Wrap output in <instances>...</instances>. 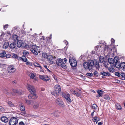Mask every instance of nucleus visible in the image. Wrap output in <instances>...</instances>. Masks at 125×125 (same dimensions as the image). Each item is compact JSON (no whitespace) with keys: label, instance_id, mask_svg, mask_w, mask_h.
<instances>
[{"label":"nucleus","instance_id":"nucleus-1","mask_svg":"<svg viewBox=\"0 0 125 125\" xmlns=\"http://www.w3.org/2000/svg\"><path fill=\"white\" fill-rule=\"evenodd\" d=\"M94 64V61L90 60L87 62H84L83 64V66L85 69L90 70L92 69Z\"/></svg>","mask_w":125,"mask_h":125},{"label":"nucleus","instance_id":"nucleus-2","mask_svg":"<svg viewBox=\"0 0 125 125\" xmlns=\"http://www.w3.org/2000/svg\"><path fill=\"white\" fill-rule=\"evenodd\" d=\"M61 91L60 85L59 84H57L54 86V91L53 92H51V94L55 96H57L59 95Z\"/></svg>","mask_w":125,"mask_h":125},{"label":"nucleus","instance_id":"nucleus-3","mask_svg":"<svg viewBox=\"0 0 125 125\" xmlns=\"http://www.w3.org/2000/svg\"><path fill=\"white\" fill-rule=\"evenodd\" d=\"M62 97L65 99L68 103H71L72 102V100L70 99V95L69 93H62Z\"/></svg>","mask_w":125,"mask_h":125},{"label":"nucleus","instance_id":"nucleus-4","mask_svg":"<svg viewBox=\"0 0 125 125\" xmlns=\"http://www.w3.org/2000/svg\"><path fill=\"white\" fill-rule=\"evenodd\" d=\"M18 120L16 117L11 118L9 121V124L10 125H16L18 123Z\"/></svg>","mask_w":125,"mask_h":125},{"label":"nucleus","instance_id":"nucleus-5","mask_svg":"<svg viewBox=\"0 0 125 125\" xmlns=\"http://www.w3.org/2000/svg\"><path fill=\"white\" fill-rule=\"evenodd\" d=\"M39 47L36 45H33L31 46V51L33 53V54L35 55H37L38 54L37 52L38 51L37 48Z\"/></svg>","mask_w":125,"mask_h":125},{"label":"nucleus","instance_id":"nucleus-6","mask_svg":"<svg viewBox=\"0 0 125 125\" xmlns=\"http://www.w3.org/2000/svg\"><path fill=\"white\" fill-rule=\"evenodd\" d=\"M67 59L65 58L63 59L61 58L58 59L56 60V63L57 65L60 66L61 65V64L66 63L67 61Z\"/></svg>","mask_w":125,"mask_h":125},{"label":"nucleus","instance_id":"nucleus-7","mask_svg":"<svg viewBox=\"0 0 125 125\" xmlns=\"http://www.w3.org/2000/svg\"><path fill=\"white\" fill-rule=\"evenodd\" d=\"M56 102L57 104L60 106L62 107H64V103L62 100L60 98H57L56 100Z\"/></svg>","mask_w":125,"mask_h":125},{"label":"nucleus","instance_id":"nucleus-8","mask_svg":"<svg viewBox=\"0 0 125 125\" xmlns=\"http://www.w3.org/2000/svg\"><path fill=\"white\" fill-rule=\"evenodd\" d=\"M28 97L30 99H35L37 97V96L36 93V92L31 93L29 95Z\"/></svg>","mask_w":125,"mask_h":125},{"label":"nucleus","instance_id":"nucleus-9","mask_svg":"<svg viewBox=\"0 0 125 125\" xmlns=\"http://www.w3.org/2000/svg\"><path fill=\"white\" fill-rule=\"evenodd\" d=\"M101 75H102V78H105V76H110L111 74L110 73L108 72H105L104 71H102L100 72L99 75L100 76Z\"/></svg>","mask_w":125,"mask_h":125},{"label":"nucleus","instance_id":"nucleus-10","mask_svg":"<svg viewBox=\"0 0 125 125\" xmlns=\"http://www.w3.org/2000/svg\"><path fill=\"white\" fill-rule=\"evenodd\" d=\"M27 87L28 90L30 92L32 93L36 92L35 89L32 85H28Z\"/></svg>","mask_w":125,"mask_h":125},{"label":"nucleus","instance_id":"nucleus-11","mask_svg":"<svg viewBox=\"0 0 125 125\" xmlns=\"http://www.w3.org/2000/svg\"><path fill=\"white\" fill-rule=\"evenodd\" d=\"M16 69L12 66L9 67L8 69V73H14Z\"/></svg>","mask_w":125,"mask_h":125},{"label":"nucleus","instance_id":"nucleus-12","mask_svg":"<svg viewBox=\"0 0 125 125\" xmlns=\"http://www.w3.org/2000/svg\"><path fill=\"white\" fill-rule=\"evenodd\" d=\"M24 45L23 42H22V41L18 40L17 42V46L18 47L20 48L21 47L22 48V46Z\"/></svg>","mask_w":125,"mask_h":125},{"label":"nucleus","instance_id":"nucleus-13","mask_svg":"<svg viewBox=\"0 0 125 125\" xmlns=\"http://www.w3.org/2000/svg\"><path fill=\"white\" fill-rule=\"evenodd\" d=\"M16 43L15 42H13L11 43L9 45V47L12 50L14 49L16 47Z\"/></svg>","mask_w":125,"mask_h":125},{"label":"nucleus","instance_id":"nucleus-14","mask_svg":"<svg viewBox=\"0 0 125 125\" xmlns=\"http://www.w3.org/2000/svg\"><path fill=\"white\" fill-rule=\"evenodd\" d=\"M101 47V46L99 45H97L95 47V50L96 52V53H97L98 52H99V51L102 52V50L101 49L102 48Z\"/></svg>","mask_w":125,"mask_h":125},{"label":"nucleus","instance_id":"nucleus-15","mask_svg":"<svg viewBox=\"0 0 125 125\" xmlns=\"http://www.w3.org/2000/svg\"><path fill=\"white\" fill-rule=\"evenodd\" d=\"M108 61L109 62L110 64H112V66H113L115 67V63H114V61L113 59L112 58H109L108 59Z\"/></svg>","mask_w":125,"mask_h":125},{"label":"nucleus","instance_id":"nucleus-16","mask_svg":"<svg viewBox=\"0 0 125 125\" xmlns=\"http://www.w3.org/2000/svg\"><path fill=\"white\" fill-rule=\"evenodd\" d=\"M2 121L5 123H6L8 121V118L6 116H2L1 118Z\"/></svg>","mask_w":125,"mask_h":125},{"label":"nucleus","instance_id":"nucleus-17","mask_svg":"<svg viewBox=\"0 0 125 125\" xmlns=\"http://www.w3.org/2000/svg\"><path fill=\"white\" fill-rule=\"evenodd\" d=\"M12 37L13 40L14 41L16 42V41H18L19 40L18 37L17 35L16 34L13 35Z\"/></svg>","mask_w":125,"mask_h":125},{"label":"nucleus","instance_id":"nucleus-18","mask_svg":"<svg viewBox=\"0 0 125 125\" xmlns=\"http://www.w3.org/2000/svg\"><path fill=\"white\" fill-rule=\"evenodd\" d=\"M120 79L122 80L125 79V73H122L120 75Z\"/></svg>","mask_w":125,"mask_h":125},{"label":"nucleus","instance_id":"nucleus-19","mask_svg":"<svg viewBox=\"0 0 125 125\" xmlns=\"http://www.w3.org/2000/svg\"><path fill=\"white\" fill-rule=\"evenodd\" d=\"M94 65L95 67L96 68L99 69L100 68V66L98 62H97L96 61H94Z\"/></svg>","mask_w":125,"mask_h":125},{"label":"nucleus","instance_id":"nucleus-20","mask_svg":"<svg viewBox=\"0 0 125 125\" xmlns=\"http://www.w3.org/2000/svg\"><path fill=\"white\" fill-rule=\"evenodd\" d=\"M6 53V52L5 51H3L0 52V57L3 58L5 57V55Z\"/></svg>","mask_w":125,"mask_h":125},{"label":"nucleus","instance_id":"nucleus-21","mask_svg":"<svg viewBox=\"0 0 125 125\" xmlns=\"http://www.w3.org/2000/svg\"><path fill=\"white\" fill-rule=\"evenodd\" d=\"M12 91L14 93H16L18 95H21V93L19 92L18 90L12 89Z\"/></svg>","mask_w":125,"mask_h":125},{"label":"nucleus","instance_id":"nucleus-22","mask_svg":"<svg viewBox=\"0 0 125 125\" xmlns=\"http://www.w3.org/2000/svg\"><path fill=\"white\" fill-rule=\"evenodd\" d=\"M97 92L98 94V95L101 97L102 96L104 92L103 91L100 90H98Z\"/></svg>","mask_w":125,"mask_h":125},{"label":"nucleus","instance_id":"nucleus-23","mask_svg":"<svg viewBox=\"0 0 125 125\" xmlns=\"http://www.w3.org/2000/svg\"><path fill=\"white\" fill-rule=\"evenodd\" d=\"M24 45L22 46V48H25L26 49L28 48H29V46L28 44L23 42Z\"/></svg>","mask_w":125,"mask_h":125},{"label":"nucleus","instance_id":"nucleus-24","mask_svg":"<svg viewBox=\"0 0 125 125\" xmlns=\"http://www.w3.org/2000/svg\"><path fill=\"white\" fill-rule=\"evenodd\" d=\"M120 67L121 68H125V63L124 62H122L120 64Z\"/></svg>","mask_w":125,"mask_h":125},{"label":"nucleus","instance_id":"nucleus-25","mask_svg":"<svg viewBox=\"0 0 125 125\" xmlns=\"http://www.w3.org/2000/svg\"><path fill=\"white\" fill-rule=\"evenodd\" d=\"M104 98L105 99L109 100L110 99V97L109 95L107 94H105L103 96Z\"/></svg>","mask_w":125,"mask_h":125},{"label":"nucleus","instance_id":"nucleus-26","mask_svg":"<svg viewBox=\"0 0 125 125\" xmlns=\"http://www.w3.org/2000/svg\"><path fill=\"white\" fill-rule=\"evenodd\" d=\"M69 62L70 64H71V63H77V62L75 60L73 59H69Z\"/></svg>","mask_w":125,"mask_h":125},{"label":"nucleus","instance_id":"nucleus-27","mask_svg":"<svg viewBox=\"0 0 125 125\" xmlns=\"http://www.w3.org/2000/svg\"><path fill=\"white\" fill-rule=\"evenodd\" d=\"M72 94L75 95H76L78 97H79L81 95V94H78V93L75 91H74Z\"/></svg>","mask_w":125,"mask_h":125},{"label":"nucleus","instance_id":"nucleus-28","mask_svg":"<svg viewBox=\"0 0 125 125\" xmlns=\"http://www.w3.org/2000/svg\"><path fill=\"white\" fill-rule=\"evenodd\" d=\"M20 106L21 111H25V108L22 104H20Z\"/></svg>","mask_w":125,"mask_h":125},{"label":"nucleus","instance_id":"nucleus-29","mask_svg":"<svg viewBox=\"0 0 125 125\" xmlns=\"http://www.w3.org/2000/svg\"><path fill=\"white\" fill-rule=\"evenodd\" d=\"M9 45L8 42H5V43L3 46V47L5 49H7L8 48Z\"/></svg>","mask_w":125,"mask_h":125},{"label":"nucleus","instance_id":"nucleus-30","mask_svg":"<svg viewBox=\"0 0 125 125\" xmlns=\"http://www.w3.org/2000/svg\"><path fill=\"white\" fill-rule=\"evenodd\" d=\"M114 61V63L118 62V58L117 56H115V57L113 59Z\"/></svg>","mask_w":125,"mask_h":125},{"label":"nucleus","instance_id":"nucleus-31","mask_svg":"<svg viewBox=\"0 0 125 125\" xmlns=\"http://www.w3.org/2000/svg\"><path fill=\"white\" fill-rule=\"evenodd\" d=\"M8 105L11 107H13L14 106V105L11 101H8L7 102Z\"/></svg>","mask_w":125,"mask_h":125},{"label":"nucleus","instance_id":"nucleus-32","mask_svg":"<svg viewBox=\"0 0 125 125\" xmlns=\"http://www.w3.org/2000/svg\"><path fill=\"white\" fill-rule=\"evenodd\" d=\"M21 58L22 60L24 62H26L27 61V59L25 55L22 56Z\"/></svg>","mask_w":125,"mask_h":125},{"label":"nucleus","instance_id":"nucleus-33","mask_svg":"<svg viewBox=\"0 0 125 125\" xmlns=\"http://www.w3.org/2000/svg\"><path fill=\"white\" fill-rule=\"evenodd\" d=\"M115 106L116 108L117 109L120 110L122 109L121 106L119 104H115Z\"/></svg>","mask_w":125,"mask_h":125},{"label":"nucleus","instance_id":"nucleus-34","mask_svg":"<svg viewBox=\"0 0 125 125\" xmlns=\"http://www.w3.org/2000/svg\"><path fill=\"white\" fill-rule=\"evenodd\" d=\"M51 114L53 116L55 117H57L58 116L57 112L56 111H54Z\"/></svg>","mask_w":125,"mask_h":125},{"label":"nucleus","instance_id":"nucleus-35","mask_svg":"<svg viewBox=\"0 0 125 125\" xmlns=\"http://www.w3.org/2000/svg\"><path fill=\"white\" fill-rule=\"evenodd\" d=\"M34 65L36 67H42L38 63L35 62L33 63Z\"/></svg>","mask_w":125,"mask_h":125},{"label":"nucleus","instance_id":"nucleus-36","mask_svg":"<svg viewBox=\"0 0 125 125\" xmlns=\"http://www.w3.org/2000/svg\"><path fill=\"white\" fill-rule=\"evenodd\" d=\"M104 57L103 56H100L99 58V60L100 62L102 63L104 61Z\"/></svg>","mask_w":125,"mask_h":125},{"label":"nucleus","instance_id":"nucleus-37","mask_svg":"<svg viewBox=\"0 0 125 125\" xmlns=\"http://www.w3.org/2000/svg\"><path fill=\"white\" fill-rule=\"evenodd\" d=\"M53 57L51 55L48 56L47 58V59L49 61L52 60L53 59Z\"/></svg>","mask_w":125,"mask_h":125},{"label":"nucleus","instance_id":"nucleus-38","mask_svg":"<svg viewBox=\"0 0 125 125\" xmlns=\"http://www.w3.org/2000/svg\"><path fill=\"white\" fill-rule=\"evenodd\" d=\"M93 121L96 122V124H97L98 122V120H97V116H96L94 117L93 119Z\"/></svg>","mask_w":125,"mask_h":125},{"label":"nucleus","instance_id":"nucleus-39","mask_svg":"<svg viewBox=\"0 0 125 125\" xmlns=\"http://www.w3.org/2000/svg\"><path fill=\"white\" fill-rule=\"evenodd\" d=\"M120 64L119 62H117L115 63V66L116 68H119L120 67Z\"/></svg>","mask_w":125,"mask_h":125},{"label":"nucleus","instance_id":"nucleus-40","mask_svg":"<svg viewBox=\"0 0 125 125\" xmlns=\"http://www.w3.org/2000/svg\"><path fill=\"white\" fill-rule=\"evenodd\" d=\"M39 106V104L38 103H36L34 104L33 106V108L35 109H37Z\"/></svg>","mask_w":125,"mask_h":125},{"label":"nucleus","instance_id":"nucleus-41","mask_svg":"<svg viewBox=\"0 0 125 125\" xmlns=\"http://www.w3.org/2000/svg\"><path fill=\"white\" fill-rule=\"evenodd\" d=\"M94 75L95 77H97L98 76L99 74L97 72L95 71L94 73Z\"/></svg>","mask_w":125,"mask_h":125},{"label":"nucleus","instance_id":"nucleus-42","mask_svg":"<svg viewBox=\"0 0 125 125\" xmlns=\"http://www.w3.org/2000/svg\"><path fill=\"white\" fill-rule=\"evenodd\" d=\"M86 75L87 77H92L93 76V74L92 73H88L86 74Z\"/></svg>","mask_w":125,"mask_h":125},{"label":"nucleus","instance_id":"nucleus-43","mask_svg":"<svg viewBox=\"0 0 125 125\" xmlns=\"http://www.w3.org/2000/svg\"><path fill=\"white\" fill-rule=\"evenodd\" d=\"M35 76V75L33 73H31V75L30 76L31 79H33Z\"/></svg>","mask_w":125,"mask_h":125},{"label":"nucleus","instance_id":"nucleus-44","mask_svg":"<svg viewBox=\"0 0 125 125\" xmlns=\"http://www.w3.org/2000/svg\"><path fill=\"white\" fill-rule=\"evenodd\" d=\"M65 63L61 64L60 66L63 68H67V66L65 64Z\"/></svg>","mask_w":125,"mask_h":125},{"label":"nucleus","instance_id":"nucleus-45","mask_svg":"<svg viewBox=\"0 0 125 125\" xmlns=\"http://www.w3.org/2000/svg\"><path fill=\"white\" fill-rule=\"evenodd\" d=\"M97 107V105L95 104H93L92 106V108L94 109H96Z\"/></svg>","mask_w":125,"mask_h":125},{"label":"nucleus","instance_id":"nucleus-46","mask_svg":"<svg viewBox=\"0 0 125 125\" xmlns=\"http://www.w3.org/2000/svg\"><path fill=\"white\" fill-rule=\"evenodd\" d=\"M70 64L71 66L73 67H75L77 65V63H71Z\"/></svg>","mask_w":125,"mask_h":125},{"label":"nucleus","instance_id":"nucleus-47","mask_svg":"<svg viewBox=\"0 0 125 125\" xmlns=\"http://www.w3.org/2000/svg\"><path fill=\"white\" fill-rule=\"evenodd\" d=\"M23 54L24 55H28L29 54V52H28L24 51L23 52Z\"/></svg>","mask_w":125,"mask_h":125},{"label":"nucleus","instance_id":"nucleus-48","mask_svg":"<svg viewBox=\"0 0 125 125\" xmlns=\"http://www.w3.org/2000/svg\"><path fill=\"white\" fill-rule=\"evenodd\" d=\"M42 56L43 57L45 58H47L48 56L46 53H43L42 54Z\"/></svg>","mask_w":125,"mask_h":125},{"label":"nucleus","instance_id":"nucleus-49","mask_svg":"<svg viewBox=\"0 0 125 125\" xmlns=\"http://www.w3.org/2000/svg\"><path fill=\"white\" fill-rule=\"evenodd\" d=\"M26 102L28 104H31V101L29 100H25Z\"/></svg>","mask_w":125,"mask_h":125},{"label":"nucleus","instance_id":"nucleus-50","mask_svg":"<svg viewBox=\"0 0 125 125\" xmlns=\"http://www.w3.org/2000/svg\"><path fill=\"white\" fill-rule=\"evenodd\" d=\"M10 54L9 53L5 55V56H6V58H10Z\"/></svg>","mask_w":125,"mask_h":125},{"label":"nucleus","instance_id":"nucleus-51","mask_svg":"<svg viewBox=\"0 0 125 125\" xmlns=\"http://www.w3.org/2000/svg\"><path fill=\"white\" fill-rule=\"evenodd\" d=\"M108 48V46L107 45H105L104 49V51H107Z\"/></svg>","mask_w":125,"mask_h":125},{"label":"nucleus","instance_id":"nucleus-52","mask_svg":"<svg viewBox=\"0 0 125 125\" xmlns=\"http://www.w3.org/2000/svg\"><path fill=\"white\" fill-rule=\"evenodd\" d=\"M12 57L14 59H17V57H18V55L14 53Z\"/></svg>","mask_w":125,"mask_h":125},{"label":"nucleus","instance_id":"nucleus-53","mask_svg":"<svg viewBox=\"0 0 125 125\" xmlns=\"http://www.w3.org/2000/svg\"><path fill=\"white\" fill-rule=\"evenodd\" d=\"M4 108L2 106H0V112L4 111Z\"/></svg>","mask_w":125,"mask_h":125},{"label":"nucleus","instance_id":"nucleus-54","mask_svg":"<svg viewBox=\"0 0 125 125\" xmlns=\"http://www.w3.org/2000/svg\"><path fill=\"white\" fill-rule=\"evenodd\" d=\"M115 74L116 76H117L118 77H120V74L118 72H115Z\"/></svg>","mask_w":125,"mask_h":125},{"label":"nucleus","instance_id":"nucleus-55","mask_svg":"<svg viewBox=\"0 0 125 125\" xmlns=\"http://www.w3.org/2000/svg\"><path fill=\"white\" fill-rule=\"evenodd\" d=\"M111 68H110L108 69L109 71L110 72H112V70H114V69L113 68V67H114L113 66H111Z\"/></svg>","mask_w":125,"mask_h":125},{"label":"nucleus","instance_id":"nucleus-56","mask_svg":"<svg viewBox=\"0 0 125 125\" xmlns=\"http://www.w3.org/2000/svg\"><path fill=\"white\" fill-rule=\"evenodd\" d=\"M39 77L40 79L42 80L44 77V75H39Z\"/></svg>","mask_w":125,"mask_h":125},{"label":"nucleus","instance_id":"nucleus-57","mask_svg":"<svg viewBox=\"0 0 125 125\" xmlns=\"http://www.w3.org/2000/svg\"><path fill=\"white\" fill-rule=\"evenodd\" d=\"M44 77L46 79H49V80H50V78L49 77V76L46 75H44Z\"/></svg>","mask_w":125,"mask_h":125},{"label":"nucleus","instance_id":"nucleus-58","mask_svg":"<svg viewBox=\"0 0 125 125\" xmlns=\"http://www.w3.org/2000/svg\"><path fill=\"white\" fill-rule=\"evenodd\" d=\"M19 125H25L23 122L21 121L19 123Z\"/></svg>","mask_w":125,"mask_h":125},{"label":"nucleus","instance_id":"nucleus-59","mask_svg":"<svg viewBox=\"0 0 125 125\" xmlns=\"http://www.w3.org/2000/svg\"><path fill=\"white\" fill-rule=\"evenodd\" d=\"M44 81H45V82H47V81H49V79H46L44 77V78L42 80Z\"/></svg>","mask_w":125,"mask_h":125},{"label":"nucleus","instance_id":"nucleus-60","mask_svg":"<svg viewBox=\"0 0 125 125\" xmlns=\"http://www.w3.org/2000/svg\"><path fill=\"white\" fill-rule=\"evenodd\" d=\"M17 59L19 60H22V58L21 57H19V56L18 55V57H17Z\"/></svg>","mask_w":125,"mask_h":125},{"label":"nucleus","instance_id":"nucleus-61","mask_svg":"<svg viewBox=\"0 0 125 125\" xmlns=\"http://www.w3.org/2000/svg\"><path fill=\"white\" fill-rule=\"evenodd\" d=\"M111 42L112 43H114L115 40L113 38H112L111 40Z\"/></svg>","mask_w":125,"mask_h":125},{"label":"nucleus","instance_id":"nucleus-62","mask_svg":"<svg viewBox=\"0 0 125 125\" xmlns=\"http://www.w3.org/2000/svg\"><path fill=\"white\" fill-rule=\"evenodd\" d=\"M63 42L65 43L66 44V45L68 44V42L66 40H64Z\"/></svg>","mask_w":125,"mask_h":125},{"label":"nucleus","instance_id":"nucleus-63","mask_svg":"<svg viewBox=\"0 0 125 125\" xmlns=\"http://www.w3.org/2000/svg\"><path fill=\"white\" fill-rule=\"evenodd\" d=\"M8 24H6L5 26H4L3 28L4 29H5V28H7L8 27Z\"/></svg>","mask_w":125,"mask_h":125},{"label":"nucleus","instance_id":"nucleus-64","mask_svg":"<svg viewBox=\"0 0 125 125\" xmlns=\"http://www.w3.org/2000/svg\"><path fill=\"white\" fill-rule=\"evenodd\" d=\"M95 112V111L94 110L93 112L91 113V117H93L94 115V112Z\"/></svg>","mask_w":125,"mask_h":125}]
</instances>
